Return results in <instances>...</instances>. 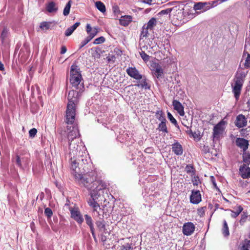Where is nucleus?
Here are the masks:
<instances>
[{"label": "nucleus", "instance_id": "1", "mask_svg": "<svg viewBox=\"0 0 250 250\" xmlns=\"http://www.w3.org/2000/svg\"><path fill=\"white\" fill-rule=\"evenodd\" d=\"M78 92L72 90L68 94V104L66 111V123L72 125L74 123L76 116V105L77 103Z\"/></svg>", "mask_w": 250, "mask_h": 250}, {"label": "nucleus", "instance_id": "2", "mask_svg": "<svg viewBox=\"0 0 250 250\" xmlns=\"http://www.w3.org/2000/svg\"><path fill=\"white\" fill-rule=\"evenodd\" d=\"M67 137L69 143V153L74 157L78 153L80 146L77 144L79 143V132L77 126H67Z\"/></svg>", "mask_w": 250, "mask_h": 250}, {"label": "nucleus", "instance_id": "3", "mask_svg": "<svg viewBox=\"0 0 250 250\" xmlns=\"http://www.w3.org/2000/svg\"><path fill=\"white\" fill-rule=\"evenodd\" d=\"M82 80V76L80 68L76 65H72L70 71V82L72 86L78 89Z\"/></svg>", "mask_w": 250, "mask_h": 250}, {"label": "nucleus", "instance_id": "4", "mask_svg": "<svg viewBox=\"0 0 250 250\" xmlns=\"http://www.w3.org/2000/svg\"><path fill=\"white\" fill-rule=\"evenodd\" d=\"M74 176L77 181L80 185L84 187L88 190H93L96 188V182L93 181V179L91 177H87V176H83L81 173H78L76 171Z\"/></svg>", "mask_w": 250, "mask_h": 250}, {"label": "nucleus", "instance_id": "5", "mask_svg": "<svg viewBox=\"0 0 250 250\" xmlns=\"http://www.w3.org/2000/svg\"><path fill=\"white\" fill-rule=\"evenodd\" d=\"M241 70L238 71L236 78L234 79V85L233 87L232 91L234 93V97L237 100L241 93L242 86L243 83V78L245 77L248 71L245 72H240Z\"/></svg>", "mask_w": 250, "mask_h": 250}, {"label": "nucleus", "instance_id": "6", "mask_svg": "<svg viewBox=\"0 0 250 250\" xmlns=\"http://www.w3.org/2000/svg\"><path fill=\"white\" fill-rule=\"evenodd\" d=\"M243 157L244 164L240 167V174L244 179L248 178L250 176V168L249 167L250 163V155L249 153H244Z\"/></svg>", "mask_w": 250, "mask_h": 250}, {"label": "nucleus", "instance_id": "7", "mask_svg": "<svg viewBox=\"0 0 250 250\" xmlns=\"http://www.w3.org/2000/svg\"><path fill=\"white\" fill-rule=\"evenodd\" d=\"M249 43V40L247 39L246 41L245 50L242 56V61L240 66L241 69L248 68L250 66V54L247 51V45Z\"/></svg>", "mask_w": 250, "mask_h": 250}, {"label": "nucleus", "instance_id": "8", "mask_svg": "<svg viewBox=\"0 0 250 250\" xmlns=\"http://www.w3.org/2000/svg\"><path fill=\"white\" fill-rule=\"evenodd\" d=\"M170 16H172L174 19L181 21L183 18L184 8L180 5L175 6L171 8Z\"/></svg>", "mask_w": 250, "mask_h": 250}, {"label": "nucleus", "instance_id": "9", "mask_svg": "<svg viewBox=\"0 0 250 250\" xmlns=\"http://www.w3.org/2000/svg\"><path fill=\"white\" fill-rule=\"evenodd\" d=\"M69 155L71 156V168L73 171V174L74 176V174L76 173V171H77L78 173H79V168H78L79 167L80 161H82L83 163L84 159L82 158H79L78 159H75V157L78 155V154L75 156L74 157L73 155H71L70 153Z\"/></svg>", "mask_w": 250, "mask_h": 250}, {"label": "nucleus", "instance_id": "10", "mask_svg": "<svg viewBox=\"0 0 250 250\" xmlns=\"http://www.w3.org/2000/svg\"><path fill=\"white\" fill-rule=\"evenodd\" d=\"M195 229V226L192 222L185 223L183 226V233L187 236L190 235L194 232Z\"/></svg>", "mask_w": 250, "mask_h": 250}, {"label": "nucleus", "instance_id": "11", "mask_svg": "<svg viewBox=\"0 0 250 250\" xmlns=\"http://www.w3.org/2000/svg\"><path fill=\"white\" fill-rule=\"evenodd\" d=\"M70 211L71 213V216L79 224H81L83 221V219L82 215H81L79 210L77 208H70Z\"/></svg>", "mask_w": 250, "mask_h": 250}, {"label": "nucleus", "instance_id": "12", "mask_svg": "<svg viewBox=\"0 0 250 250\" xmlns=\"http://www.w3.org/2000/svg\"><path fill=\"white\" fill-rule=\"evenodd\" d=\"M236 144L237 146L243 149L244 153H246V150L248 148L249 145V141L244 138H238L236 140Z\"/></svg>", "mask_w": 250, "mask_h": 250}, {"label": "nucleus", "instance_id": "13", "mask_svg": "<svg viewBox=\"0 0 250 250\" xmlns=\"http://www.w3.org/2000/svg\"><path fill=\"white\" fill-rule=\"evenodd\" d=\"M126 73L130 77L133 78L136 80H139L142 78V76L140 74L138 71L135 67H129L126 69Z\"/></svg>", "mask_w": 250, "mask_h": 250}, {"label": "nucleus", "instance_id": "14", "mask_svg": "<svg viewBox=\"0 0 250 250\" xmlns=\"http://www.w3.org/2000/svg\"><path fill=\"white\" fill-rule=\"evenodd\" d=\"M224 122L221 121L217 124L213 128V136L214 138L217 137L222 134L224 130Z\"/></svg>", "mask_w": 250, "mask_h": 250}, {"label": "nucleus", "instance_id": "15", "mask_svg": "<svg viewBox=\"0 0 250 250\" xmlns=\"http://www.w3.org/2000/svg\"><path fill=\"white\" fill-rule=\"evenodd\" d=\"M172 105L174 109L177 111L180 116H183L184 115V106L180 102L174 100L172 102Z\"/></svg>", "mask_w": 250, "mask_h": 250}, {"label": "nucleus", "instance_id": "16", "mask_svg": "<svg viewBox=\"0 0 250 250\" xmlns=\"http://www.w3.org/2000/svg\"><path fill=\"white\" fill-rule=\"evenodd\" d=\"M190 200L191 203L197 204L201 201V196L199 190L192 191L190 195Z\"/></svg>", "mask_w": 250, "mask_h": 250}, {"label": "nucleus", "instance_id": "17", "mask_svg": "<svg viewBox=\"0 0 250 250\" xmlns=\"http://www.w3.org/2000/svg\"><path fill=\"white\" fill-rule=\"evenodd\" d=\"M212 7H213L212 4L210 5V3L207 2H198L194 4V9L195 10L204 9V11H206Z\"/></svg>", "mask_w": 250, "mask_h": 250}, {"label": "nucleus", "instance_id": "18", "mask_svg": "<svg viewBox=\"0 0 250 250\" xmlns=\"http://www.w3.org/2000/svg\"><path fill=\"white\" fill-rule=\"evenodd\" d=\"M247 120L245 117L243 115H239L235 121V125L236 126L241 128L247 125Z\"/></svg>", "mask_w": 250, "mask_h": 250}, {"label": "nucleus", "instance_id": "19", "mask_svg": "<svg viewBox=\"0 0 250 250\" xmlns=\"http://www.w3.org/2000/svg\"><path fill=\"white\" fill-rule=\"evenodd\" d=\"M88 205L93 208L94 212H96L98 215H99V212L98 210H101V208L99 204L93 199H89L88 201Z\"/></svg>", "mask_w": 250, "mask_h": 250}, {"label": "nucleus", "instance_id": "20", "mask_svg": "<svg viewBox=\"0 0 250 250\" xmlns=\"http://www.w3.org/2000/svg\"><path fill=\"white\" fill-rule=\"evenodd\" d=\"M132 20V17L131 16L125 15L122 16L120 19V23L123 26H127Z\"/></svg>", "mask_w": 250, "mask_h": 250}, {"label": "nucleus", "instance_id": "21", "mask_svg": "<svg viewBox=\"0 0 250 250\" xmlns=\"http://www.w3.org/2000/svg\"><path fill=\"white\" fill-rule=\"evenodd\" d=\"M172 151L177 155H181L183 153L182 146L178 143H174L172 147Z\"/></svg>", "mask_w": 250, "mask_h": 250}, {"label": "nucleus", "instance_id": "22", "mask_svg": "<svg viewBox=\"0 0 250 250\" xmlns=\"http://www.w3.org/2000/svg\"><path fill=\"white\" fill-rule=\"evenodd\" d=\"M80 24V23L79 22H76L73 25L68 28L65 32V35L66 36H70L73 33V32L74 31V30L79 26Z\"/></svg>", "mask_w": 250, "mask_h": 250}, {"label": "nucleus", "instance_id": "23", "mask_svg": "<svg viewBox=\"0 0 250 250\" xmlns=\"http://www.w3.org/2000/svg\"><path fill=\"white\" fill-rule=\"evenodd\" d=\"M235 210H232L229 209V210L231 212V216L233 218H236L237 217L240 213L242 211L243 208L241 206H238L234 208Z\"/></svg>", "mask_w": 250, "mask_h": 250}, {"label": "nucleus", "instance_id": "24", "mask_svg": "<svg viewBox=\"0 0 250 250\" xmlns=\"http://www.w3.org/2000/svg\"><path fill=\"white\" fill-rule=\"evenodd\" d=\"M156 19L154 18H152L148 21L147 24H146V26L147 27V29H149V31H151L153 29V28L156 25Z\"/></svg>", "mask_w": 250, "mask_h": 250}, {"label": "nucleus", "instance_id": "25", "mask_svg": "<svg viewBox=\"0 0 250 250\" xmlns=\"http://www.w3.org/2000/svg\"><path fill=\"white\" fill-rule=\"evenodd\" d=\"M46 10L49 13L56 12L58 10L54 2L51 1L48 3L46 6Z\"/></svg>", "mask_w": 250, "mask_h": 250}, {"label": "nucleus", "instance_id": "26", "mask_svg": "<svg viewBox=\"0 0 250 250\" xmlns=\"http://www.w3.org/2000/svg\"><path fill=\"white\" fill-rule=\"evenodd\" d=\"M8 29L7 27H4L1 33L0 38L2 43L6 42V39L8 36Z\"/></svg>", "mask_w": 250, "mask_h": 250}, {"label": "nucleus", "instance_id": "27", "mask_svg": "<svg viewBox=\"0 0 250 250\" xmlns=\"http://www.w3.org/2000/svg\"><path fill=\"white\" fill-rule=\"evenodd\" d=\"M96 7L102 13H104L106 11V8L104 4L100 1H97L95 3Z\"/></svg>", "mask_w": 250, "mask_h": 250}, {"label": "nucleus", "instance_id": "28", "mask_svg": "<svg viewBox=\"0 0 250 250\" xmlns=\"http://www.w3.org/2000/svg\"><path fill=\"white\" fill-rule=\"evenodd\" d=\"M149 29H147L146 26V24H145L142 27V31L141 33L140 39V40H143L144 38H146L148 36V31Z\"/></svg>", "mask_w": 250, "mask_h": 250}, {"label": "nucleus", "instance_id": "29", "mask_svg": "<svg viewBox=\"0 0 250 250\" xmlns=\"http://www.w3.org/2000/svg\"><path fill=\"white\" fill-rule=\"evenodd\" d=\"M154 73L157 78L161 77L163 74V70L161 68V66L159 64H156L155 69L154 71Z\"/></svg>", "mask_w": 250, "mask_h": 250}, {"label": "nucleus", "instance_id": "30", "mask_svg": "<svg viewBox=\"0 0 250 250\" xmlns=\"http://www.w3.org/2000/svg\"><path fill=\"white\" fill-rule=\"evenodd\" d=\"M241 245L240 250H249V248H250V240L248 239L245 240V241L241 244Z\"/></svg>", "mask_w": 250, "mask_h": 250}, {"label": "nucleus", "instance_id": "31", "mask_svg": "<svg viewBox=\"0 0 250 250\" xmlns=\"http://www.w3.org/2000/svg\"><path fill=\"white\" fill-rule=\"evenodd\" d=\"M158 129L165 133H167V129L166 125V122H161L158 125Z\"/></svg>", "mask_w": 250, "mask_h": 250}, {"label": "nucleus", "instance_id": "32", "mask_svg": "<svg viewBox=\"0 0 250 250\" xmlns=\"http://www.w3.org/2000/svg\"><path fill=\"white\" fill-rule=\"evenodd\" d=\"M71 3L72 1L69 0L66 5H65L63 11V14L64 16H66L69 15Z\"/></svg>", "mask_w": 250, "mask_h": 250}, {"label": "nucleus", "instance_id": "33", "mask_svg": "<svg viewBox=\"0 0 250 250\" xmlns=\"http://www.w3.org/2000/svg\"><path fill=\"white\" fill-rule=\"evenodd\" d=\"M224 225L222 229V232L224 236H228L229 235V228L226 220L224 221Z\"/></svg>", "mask_w": 250, "mask_h": 250}, {"label": "nucleus", "instance_id": "34", "mask_svg": "<svg viewBox=\"0 0 250 250\" xmlns=\"http://www.w3.org/2000/svg\"><path fill=\"white\" fill-rule=\"evenodd\" d=\"M157 118L161 121V122H166V119L162 111H158L156 112Z\"/></svg>", "mask_w": 250, "mask_h": 250}, {"label": "nucleus", "instance_id": "35", "mask_svg": "<svg viewBox=\"0 0 250 250\" xmlns=\"http://www.w3.org/2000/svg\"><path fill=\"white\" fill-rule=\"evenodd\" d=\"M96 225L99 229L101 231H104L105 230V226L103 221H97Z\"/></svg>", "mask_w": 250, "mask_h": 250}, {"label": "nucleus", "instance_id": "36", "mask_svg": "<svg viewBox=\"0 0 250 250\" xmlns=\"http://www.w3.org/2000/svg\"><path fill=\"white\" fill-rule=\"evenodd\" d=\"M98 29L99 28L97 27H94L91 32H90V33L88 34L89 36L92 39L97 34L98 32Z\"/></svg>", "mask_w": 250, "mask_h": 250}, {"label": "nucleus", "instance_id": "37", "mask_svg": "<svg viewBox=\"0 0 250 250\" xmlns=\"http://www.w3.org/2000/svg\"><path fill=\"white\" fill-rule=\"evenodd\" d=\"M140 55L142 59L145 61L147 62L149 60L150 57L147 55L144 51L140 52Z\"/></svg>", "mask_w": 250, "mask_h": 250}, {"label": "nucleus", "instance_id": "38", "mask_svg": "<svg viewBox=\"0 0 250 250\" xmlns=\"http://www.w3.org/2000/svg\"><path fill=\"white\" fill-rule=\"evenodd\" d=\"M105 42V38L104 37H99L97 39H96L94 42H93V43L94 44H101L102 43H103Z\"/></svg>", "mask_w": 250, "mask_h": 250}, {"label": "nucleus", "instance_id": "39", "mask_svg": "<svg viewBox=\"0 0 250 250\" xmlns=\"http://www.w3.org/2000/svg\"><path fill=\"white\" fill-rule=\"evenodd\" d=\"M92 40L91 38L89 36L87 37L83 41L80 46V48L83 47L84 45H85L88 42H89Z\"/></svg>", "mask_w": 250, "mask_h": 250}, {"label": "nucleus", "instance_id": "40", "mask_svg": "<svg viewBox=\"0 0 250 250\" xmlns=\"http://www.w3.org/2000/svg\"><path fill=\"white\" fill-rule=\"evenodd\" d=\"M84 217L86 223L87 224V225H88L89 226L93 225L92 218L90 216L88 215L87 214H85L84 215Z\"/></svg>", "mask_w": 250, "mask_h": 250}, {"label": "nucleus", "instance_id": "41", "mask_svg": "<svg viewBox=\"0 0 250 250\" xmlns=\"http://www.w3.org/2000/svg\"><path fill=\"white\" fill-rule=\"evenodd\" d=\"M44 214L47 218H50L53 214V212L51 208H46L44 210Z\"/></svg>", "mask_w": 250, "mask_h": 250}, {"label": "nucleus", "instance_id": "42", "mask_svg": "<svg viewBox=\"0 0 250 250\" xmlns=\"http://www.w3.org/2000/svg\"><path fill=\"white\" fill-rule=\"evenodd\" d=\"M49 24L47 22H42L41 23L40 27L42 30H47L49 28Z\"/></svg>", "mask_w": 250, "mask_h": 250}, {"label": "nucleus", "instance_id": "43", "mask_svg": "<svg viewBox=\"0 0 250 250\" xmlns=\"http://www.w3.org/2000/svg\"><path fill=\"white\" fill-rule=\"evenodd\" d=\"M131 249L130 244L128 243L120 246V250H130Z\"/></svg>", "mask_w": 250, "mask_h": 250}, {"label": "nucleus", "instance_id": "44", "mask_svg": "<svg viewBox=\"0 0 250 250\" xmlns=\"http://www.w3.org/2000/svg\"><path fill=\"white\" fill-rule=\"evenodd\" d=\"M167 118L174 125L177 124V121L176 119L173 117L170 112L167 113Z\"/></svg>", "mask_w": 250, "mask_h": 250}, {"label": "nucleus", "instance_id": "45", "mask_svg": "<svg viewBox=\"0 0 250 250\" xmlns=\"http://www.w3.org/2000/svg\"><path fill=\"white\" fill-rule=\"evenodd\" d=\"M206 207H201L199 208L197 210V213L200 217L203 216L205 215Z\"/></svg>", "mask_w": 250, "mask_h": 250}, {"label": "nucleus", "instance_id": "46", "mask_svg": "<svg viewBox=\"0 0 250 250\" xmlns=\"http://www.w3.org/2000/svg\"><path fill=\"white\" fill-rule=\"evenodd\" d=\"M171 11V8H167L166 9L161 10L159 13V15H163L168 14H170Z\"/></svg>", "mask_w": 250, "mask_h": 250}, {"label": "nucleus", "instance_id": "47", "mask_svg": "<svg viewBox=\"0 0 250 250\" xmlns=\"http://www.w3.org/2000/svg\"><path fill=\"white\" fill-rule=\"evenodd\" d=\"M37 132V130L36 128H32L31 129H30L29 130V132L30 137H32V138L34 137L36 135Z\"/></svg>", "mask_w": 250, "mask_h": 250}, {"label": "nucleus", "instance_id": "48", "mask_svg": "<svg viewBox=\"0 0 250 250\" xmlns=\"http://www.w3.org/2000/svg\"><path fill=\"white\" fill-rule=\"evenodd\" d=\"M193 167L191 166L188 165L185 168V170L188 173L193 172Z\"/></svg>", "mask_w": 250, "mask_h": 250}, {"label": "nucleus", "instance_id": "49", "mask_svg": "<svg viewBox=\"0 0 250 250\" xmlns=\"http://www.w3.org/2000/svg\"><path fill=\"white\" fill-rule=\"evenodd\" d=\"M91 198L90 199H93L94 200H96L98 199V196L96 193V191H94L93 189V191L90 193Z\"/></svg>", "mask_w": 250, "mask_h": 250}, {"label": "nucleus", "instance_id": "50", "mask_svg": "<svg viewBox=\"0 0 250 250\" xmlns=\"http://www.w3.org/2000/svg\"><path fill=\"white\" fill-rule=\"evenodd\" d=\"M192 181H193V185H197V186L199 184V183L200 182L198 177H194V180Z\"/></svg>", "mask_w": 250, "mask_h": 250}, {"label": "nucleus", "instance_id": "51", "mask_svg": "<svg viewBox=\"0 0 250 250\" xmlns=\"http://www.w3.org/2000/svg\"><path fill=\"white\" fill-rule=\"evenodd\" d=\"M248 216L245 215L244 214H242L240 222L241 224L245 222L246 218Z\"/></svg>", "mask_w": 250, "mask_h": 250}, {"label": "nucleus", "instance_id": "52", "mask_svg": "<svg viewBox=\"0 0 250 250\" xmlns=\"http://www.w3.org/2000/svg\"><path fill=\"white\" fill-rule=\"evenodd\" d=\"M86 32L88 34L91 32V31L92 30L93 28H92L89 24H87L86 25Z\"/></svg>", "mask_w": 250, "mask_h": 250}, {"label": "nucleus", "instance_id": "53", "mask_svg": "<svg viewBox=\"0 0 250 250\" xmlns=\"http://www.w3.org/2000/svg\"><path fill=\"white\" fill-rule=\"evenodd\" d=\"M16 163H17V164L19 167H21V159H20V157L19 156H17Z\"/></svg>", "mask_w": 250, "mask_h": 250}, {"label": "nucleus", "instance_id": "54", "mask_svg": "<svg viewBox=\"0 0 250 250\" xmlns=\"http://www.w3.org/2000/svg\"><path fill=\"white\" fill-rule=\"evenodd\" d=\"M210 179H211V182H212L213 185L214 186V188H217V185H216L214 177L211 176Z\"/></svg>", "mask_w": 250, "mask_h": 250}, {"label": "nucleus", "instance_id": "55", "mask_svg": "<svg viewBox=\"0 0 250 250\" xmlns=\"http://www.w3.org/2000/svg\"><path fill=\"white\" fill-rule=\"evenodd\" d=\"M67 49L66 47L64 46H63L61 48V53L62 54H64L66 52Z\"/></svg>", "mask_w": 250, "mask_h": 250}, {"label": "nucleus", "instance_id": "56", "mask_svg": "<svg viewBox=\"0 0 250 250\" xmlns=\"http://www.w3.org/2000/svg\"><path fill=\"white\" fill-rule=\"evenodd\" d=\"M4 69V67L3 64L0 62V70H3Z\"/></svg>", "mask_w": 250, "mask_h": 250}, {"label": "nucleus", "instance_id": "57", "mask_svg": "<svg viewBox=\"0 0 250 250\" xmlns=\"http://www.w3.org/2000/svg\"><path fill=\"white\" fill-rule=\"evenodd\" d=\"M144 2L145 3H146L150 4L152 2V0H144Z\"/></svg>", "mask_w": 250, "mask_h": 250}, {"label": "nucleus", "instance_id": "58", "mask_svg": "<svg viewBox=\"0 0 250 250\" xmlns=\"http://www.w3.org/2000/svg\"><path fill=\"white\" fill-rule=\"evenodd\" d=\"M90 227V231H91V233H93V232H94V226L93 225H92V226H89Z\"/></svg>", "mask_w": 250, "mask_h": 250}, {"label": "nucleus", "instance_id": "59", "mask_svg": "<svg viewBox=\"0 0 250 250\" xmlns=\"http://www.w3.org/2000/svg\"><path fill=\"white\" fill-rule=\"evenodd\" d=\"M92 233V236L94 237V238H95L96 237H95V235L94 232H93V233Z\"/></svg>", "mask_w": 250, "mask_h": 250}]
</instances>
